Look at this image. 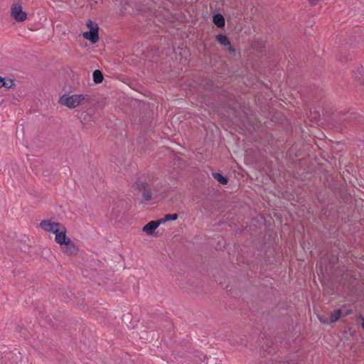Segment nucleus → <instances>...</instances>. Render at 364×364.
<instances>
[{"label": "nucleus", "mask_w": 364, "mask_h": 364, "mask_svg": "<svg viewBox=\"0 0 364 364\" xmlns=\"http://www.w3.org/2000/svg\"><path fill=\"white\" fill-rule=\"evenodd\" d=\"M23 127H22L21 130L19 129V127H17V130H16V134H19V136L21 135V132H23Z\"/></svg>", "instance_id": "33"}, {"label": "nucleus", "mask_w": 364, "mask_h": 364, "mask_svg": "<svg viewBox=\"0 0 364 364\" xmlns=\"http://www.w3.org/2000/svg\"><path fill=\"white\" fill-rule=\"evenodd\" d=\"M206 364H217V359L216 358H212L209 361L206 363Z\"/></svg>", "instance_id": "31"}, {"label": "nucleus", "mask_w": 364, "mask_h": 364, "mask_svg": "<svg viewBox=\"0 0 364 364\" xmlns=\"http://www.w3.org/2000/svg\"><path fill=\"white\" fill-rule=\"evenodd\" d=\"M160 225L161 222L159 220H151L143 227L142 231L148 235L157 237L159 234L158 232H155V230Z\"/></svg>", "instance_id": "8"}, {"label": "nucleus", "mask_w": 364, "mask_h": 364, "mask_svg": "<svg viewBox=\"0 0 364 364\" xmlns=\"http://www.w3.org/2000/svg\"><path fill=\"white\" fill-rule=\"evenodd\" d=\"M213 23L219 28H223L225 26V19L221 13H215L212 16Z\"/></svg>", "instance_id": "14"}, {"label": "nucleus", "mask_w": 364, "mask_h": 364, "mask_svg": "<svg viewBox=\"0 0 364 364\" xmlns=\"http://www.w3.org/2000/svg\"><path fill=\"white\" fill-rule=\"evenodd\" d=\"M75 116L80 120V122L82 124H87L88 122L93 121L92 114L88 112L87 111L76 109L75 111Z\"/></svg>", "instance_id": "11"}, {"label": "nucleus", "mask_w": 364, "mask_h": 364, "mask_svg": "<svg viewBox=\"0 0 364 364\" xmlns=\"http://www.w3.org/2000/svg\"><path fill=\"white\" fill-rule=\"evenodd\" d=\"M360 317L361 318V319L363 321L360 326L363 328V329L364 330V318L363 317V316L361 314L360 315Z\"/></svg>", "instance_id": "35"}, {"label": "nucleus", "mask_w": 364, "mask_h": 364, "mask_svg": "<svg viewBox=\"0 0 364 364\" xmlns=\"http://www.w3.org/2000/svg\"><path fill=\"white\" fill-rule=\"evenodd\" d=\"M320 0H309V3L312 6L316 5Z\"/></svg>", "instance_id": "32"}, {"label": "nucleus", "mask_w": 364, "mask_h": 364, "mask_svg": "<svg viewBox=\"0 0 364 364\" xmlns=\"http://www.w3.org/2000/svg\"><path fill=\"white\" fill-rule=\"evenodd\" d=\"M28 240V238H26L25 240ZM18 247H19V249L21 250V252H28V250H29L31 246L27 245V244H26V241H24V242H23V240H21L19 241Z\"/></svg>", "instance_id": "26"}, {"label": "nucleus", "mask_w": 364, "mask_h": 364, "mask_svg": "<svg viewBox=\"0 0 364 364\" xmlns=\"http://www.w3.org/2000/svg\"><path fill=\"white\" fill-rule=\"evenodd\" d=\"M178 218V215L177 213H173V214H166L164 215V217L161 219H159L161 224H164L168 221L171 220H176Z\"/></svg>", "instance_id": "23"}, {"label": "nucleus", "mask_w": 364, "mask_h": 364, "mask_svg": "<svg viewBox=\"0 0 364 364\" xmlns=\"http://www.w3.org/2000/svg\"><path fill=\"white\" fill-rule=\"evenodd\" d=\"M86 26L89 28L90 31H94L96 32H99V26L98 25L92 21V20H87L86 22Z\"/></svg>", "instance_id": "24"}, {"label": "nucleus", "mask_w": 364, "mask_h": 364, "mask_svg": "<svg viewBox=\"0 0 364 364\" xmlns=\"http://www.w3.org/2000/svg\"><path fill=\"white\" fill-rule=\"evenodd\" d=\"M11 16L17 22H23L27 18V14L23 11L21 4H14L11 8Z\"/></svg>", "instance_id": "7"}, {"label": "nucleus", "mask_w": 364, "mask_h": 364, "mask_svg": "<svg viewBox=\"0 0 364 364\" xmlns=\"http://www.w3.org/2000/svg\"><path fill=\"white\" fill-rule=\"evenodd\" d=\"M16 87V83L14 80L6 77L0 76V88L6 87V88H14Z\"/></svg>", "instance_id": "17"}, {"label": "nucleus", "mask_w": 364, "mask_h": 364, "mask_svg": "<svg viewBox=\"0 0 364 364\" xmlns=\"http://www.w3.org/2000/svg\"><path fill=\"white\" fill-rule=\"evenodd\" d=\"M92 79L95 84H100L104 80V75L100 70H95L92 73Z\"/></svg>", "instance_id": "20"}, {"label": "nucleus", "mask_w": 364, "mask_h": 364, "mask_svg": "<svg viewBox=\"0 0 364 364\" xmlns=\"http://www.w3.org/2000/svg\"><path fill=\"white\" fill-rule=\"evenodd\" d=\"M341 315H342L341 310L340 309H338L334 310L331 314L329 318H326L323 319V318L319 317V321L322 323H325V324H327V325H331V324L338 321L341 318Z\"/></svg>", "instance_id": "10"}, {"label": "nucleus", "mask_w": 364, "mask_h": 364, "mask_svg": "<svg viewBox=\"0 0 364 364\" xmlns=\"http://www.w3.org/2000/svg\"><path fill=\"white\" fill-rule=\"evenodd\" d=\"M77 97L80 105H85L86 103H91L95 100L93 96L90 95H77Z\"/></svg>", "instance_id": "21"}, {"label": "nucleus", "mask_w": 364, "mask_h": 364, "mask_svg": "<svg viewBox=\"0 0 364 364\" xmlns=\"http://www.w3.org/2000/svg\"><path fill=\"white\" fill-rule=\"evenodd\" d=\"M40 227L45 231L52 232L55 234V237L57 235H61L63 229H66L65 227L60 223L51 222L49 220H43L40 223Z\"/></svg>", "instance_id": "4"}, {"label": "nucleus", "mask_w": 364, "mask_h": 364, "mask_svg": "<svg viewBox=\"0 0 364 364\" xmlns=\"http://www.w3.org/2000/svg\"><path fill=\"white\" fill-rule=\"evenodd\" d=\"M163 149L166 151H167L170 155H169V157L170 158H173V159H181V158L176 155V153H174L173 151H171L169 148L168 147H163Z\"/></svg>", "instance_id": "29"}, {"label": "nucleus", "mask_w": 364, "mask_h": 364, "mask_svg": "<svg viewBox=\"0 0 364 364\" xmlns=\"http://www.w3.org/2000/svg\"><path fill=\"white\" fill-rule=\"evenodd\" d=\"M85 39L89 41L91 44H95L99 41V32L89 31L82 33Z\"/></svg>", "instance_id": "15"}, {"label": "nucleus", "mask_w": 364, "mask_h": 364, "mask_svg": "<svg viewBox=\"0 0 364 364\" xmlns=\"http://www.w3.org/2000/svg\"><path fill=\"white\" fill-rule=\"evenodd\" d=\"M58 102L60 104L70 109L75 108L76 107L80 105L77 95L76 94L72 95H69L66 93L63 94L60 97Z\"/></svg>", "instance_id": "6"}, {"label": "nucleus", "mask_w": 364, "mask_h": 364, "mask_svg": "<svg viewBox=\"0 0 364 364\" xmlns=\"http://www.w3.org/2000/svg\"><path fill=\"white\" fill-rule=\"evenodd\" d=\"M212 176L218 183L222 185H227L228 183L229 179L228 176L223 175L220 171L213 172Z\"/></svg>", "instance_id": "18"}, {"label": "nucleus", "mask_w": 364, "mask_h": 364, "mask_svg": "<svg viewBox=\"0 0 364 364\" xmlns=\"http://www.w3.org/2000/svg\"><path fill=\"white\" fill-rule=\"evenodd\" d=\"M336 158H337V156H333H333L331 157V159H336Z\"/></svg>", "instance_id": "39"}, {"label": "nucleus", "mask_w": 364, "mask_h": 364, "mask_svg": "<svg viewBox=\"0 0 364 364\" xmlns=\"http://www.w3.org/2000/svg\"><path fill=\"white\" fill-rule=\"evenodd\" d=\"M318 200L320 201V203H325L326 198L324 197H322V198L318 197Z\"/></svg>", "instance_id": "36"}, {"label": "nucleus", "mask_w": 364, "mask_h": 364, "mask_svg": "<svg viewBox=\"0 0 364 364\" xmlns=\"http://www.w3.org/2000/svg\"><path fill=\"white\" fill-rule=\"evenodd\" d=\"M333 246L337 248L338 250H335L336 252L340 251H346V246L343 244L339 239H336L333 242Z\"/></svg>", "instance_id": "25"}, {"label": "nucleus", "mask_w": 364, "mask_h": 364, "mask_svg": "<svg viewBox=\"0 0 364 364\" xmlns=\"http://www.w3.org/2000/svg\"><path fill=\"white\" fill-rule=\"evenodd\" d=\"M339 252L331 250L326 254L328 264L332 267L338 262Z\"/></svg>", "instance_id": "16"}, {"label": "nucleus", "mask_w": 364, "mask_h": 364, "mask_svg": "<svg viewBox=\"0 0 364 364\" xmlns=\"http://www.w3.org/2000/svg\"><path fill=\"white\" fill-rule=\"evenodd\" d=\"M337 117L338 120L345 126L348 124H358L364 122V114L353 111H348L346 113L340 112Z\"/></svg>", "instance_id": "3"}, {"label": "nucleus", "mask_w": 364, "mask_h": 364, "mask_svg": "<svg viewBox=\"0 0 364 364\" xmlns=\"http://www.w3.org/2000/svg\"><path fill=\"white\" fill-rule=\"evenodd\" d=\"M264 248L265 261L269 262L270 264H273V262L275 261V255L277 254V246L272 245V247H266V243H264Z\"/></svg>", "instance_id": "9"}, {"label": "nucleus", "mask_w": 364, "mask_h": 364, "mask_svg": "<svg viewBox=\"0 0 364 364\" xmlns=\"http://www.w3.org/2000/svg\"><path fill=\"white\" fill-rule=\"evenodd\" d=\"M215 41L218 44H220V46H223L227 50L230 48V46H232L230 38L227 35L223 33L216 35Z\"/></svg>", "instance_id": "12"}, {"label": "nucleus", "mask_w": 364, "mask_h": 364, "mask_svg": "<svg viewBox=\"0 0 364 364\" xmlns=\"http://www.w3.org/2000/svg\"><path fill=\"white\" fill-rule=\"evenodd\" d=\"M231 55L232 57L236 58L237 55L238 57L240 56V53L237 52V50L232 46H230V48L228 50Z\"/></svg>", "instance_id": "28"}, {"label": "nucleus", "mask_w": 364, "mask_h": 364, "mask_svg": "<svg viewBox=\"0 0 364 364\" xmlns=\"http://www.w3.org/2000/svg\"><path fill=\"white\" fill-rule=\"evenodd\" d=\"M340 60L342 61V62H346L347 60L346 58H341Z\"/></svg>", "instance_id": "38"}, {"label": "nucleus", "mask_w": 364, "mask_h": 364, "mask_svg": "<svg viewBox=\"0 0 364 364\" xmlns=\"http://www.w3.org/2000/svg\"><path fill=\"white\" fill-rule=\"evenodd\" d=\"M136 190L142 192V198L146 201H149L152 198V192L150 186L146 180L139 178L133 186Z\"/></svg>", "instance_id": "5"}, {"label": "nucleus", "mask_w": 364, "mask_h": 364, "mask_svg": "<svg viewBox=\"0 0 364 364\" xmlns=\"http://www.w3.org/2000/svg\"><path fill=\"white\" fill-rule=\"evenodd\" d=\"M252 48L257 53H262L264 51V45L260 41H255L252 43Z\"/></svg>", "instance_id": "22"}, {"label": "nucleus", "mask_w": 364, "mask_h": 364, "mask_svg": "<svg viewBox=\"0 0 364 364\" xmlns=\"http://www.w3.org/2000/svg\"><path fill=\"white\" fill-rule=\"evenodd\" d=\"M67 230L63 229L61 235L55 237V241L60 245V247L65 255L68 256L75 255L79 252V247L70 237L66 235Z\"/></svg>", "instance_id": "2"}, {"label": "nucleus", "mask_w": 364, "mask_h": 364, "mask_svg": "<svg viewBox=\"0 0 364 364\" xmlns=\"http://www.w3.org/2000/svg\"><path fill=\"white\" fill-rule=\"evenodd\" d=\"M226 106L228 109H232L235 112H236L237 109L240 108V104L237 102L235 97L232 95L229 96V100Z\"/></svg>", "instance_id": "19"}, {"label": "nucleus", "mask_w": 364, "mask_h": 364, "mask_svg": "<svg viewBox=\"0 0 364 364\" xmlns=\"http://www.w3.org/2000/svg\"><path fill=\"white\" fill-rule=\"evenodd\" d=\"M215 41L218 44H220V46H223L227 50L230 48V46H232L230 38L227 35L223 33L216 35Z\"/></svg>", "instance_id": "13"}, {"label": "nucleus", "mask_w": 364, "mask_h": 364, "mask_svg": "<svg viewBox=\"0 0 364 364\" xmlns=\"http://www.w3.org/2000/svg\"><path fill=\"white\" fill-rule=\"evenodd\" d=\"M137 142H138V143H140V139H139L137 140Z\"/></svg>", "instance_id": "40"}, {"label": "nucleus", "mask_w": 364, "mask_h": 364, "mask_svg": "<svg viewBox=\"0 0 364 364\" xmlns=\"http://www.w3.org/2000/svg\"><path fill=\"white\" fill-rule=\"evenodd\" d=\"M363 67H360L357 69L355 72H354V76L359 81H361V77L363 76Z\"/></svg>", "instance_id": "27"}, {"label": "nucleus", "mask_w": 364, "mask_h": 364, "mask_svg": "<svg viewBox=\"0 0 364 364\" xmlns=\"http://www.w3.org/2000/svg\"><path fill=\"white\" fill-rule=\"evenodd\" d=\"M343 146H344V145L343 144L338 142V143L336 144V146L333 147L332 151L333 152L341 151L343 150Z\"/></svg>", "instance_id": "30"}, {"label": "nucleus", "mask_w": 364, "mask_h": 364, "mask_svg": "<svg viewBox=\"0 0 364 364\" xmlns=\"http://www.w3.org/2000/svg\"><path fill=\"white\" fill-rule=\"evenodd\" d=\"M302 168L300 167L299 171H301ZM334 164L330 161H326L325 163L311 164L306 168H303L301 175L305 179H310L313 174H323V186L333 193H336L338 189V183L335 181L334 176Z\"/></svg>", "instance_id": "1"}, {"label": "nucleus", "mask_w": 364, "mask_h": 364, "mask_svg": "<svg viewBox=\"0 0 364 364\" xmlns=\"http://www.w3.org/2000/svg\"><path fill=\"white\" fill-rule=\"evenodd\" d=\"M250 161L252 164H257L258 161H253V160H251V161Z\"/></svg>", "instance_id": "37"}, {"label": "nucleus", "mask_w": 364, "mask_h": 364, "mask_svg": "<svg viewBox=\"0 0 364 364\" xmlns=\"http://www.w3.org/2000/svg\"><path fill=\"white\" fill-rule=\"evenodd\" d=\"M353 314V310L352 309H348L346 313H345V316H348V315H350Z\"/></svg>", "instance_id": "34"}]
</instances>
